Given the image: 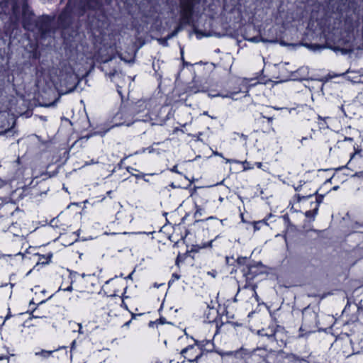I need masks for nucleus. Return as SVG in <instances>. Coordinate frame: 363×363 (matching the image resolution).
I'll use <instances>...</instances> for the list:
<instances>
[{
  "instance_id": "obj_1",
  "label": "nucleus",
  "mask_w": 363,
  "mask_h": 363,
  "mask_svg": "<svg viewBox=\"0 0 363 363\" xmlns=\"http://www.w3.org/2000/svg\"><path fill=\"white\" fill-rule=\"evenodd\" d=\"M101 6V0H69L59 16V21L62 26L66 27L71 23L72 14L81 16L88 10H99Z\"/></svg>"
},
{
  "instance_id": "obj_2",
  "label": "nucleus",
  "mask_w": 363,
  "mask_h": 363,
  "mask_svg": "<svg viewBox=\"0 0 363 363\" xmlns=\"http://www.w3.org/2000/svg\"><path fill=\"white\" fill-rule=\"evenodd\" d=\"M257 335L264 343L262 347L266 349H278L284 347L287 343L286 331L279 325L268 326L257 330Z\"/></svg>"
},
{
  "instance_id": "obj_3",
  "label": "nucleus",
  "mask_w": 363,
  "mask_h": 363,
  "mask_svg": "<svg viewBox=\"0 0 363 363\" xmlns=\"http://www.w3.org/2000/svg\"><path fill=\"white\" fill-rule=\"evenodd\" d=\"M302 324L299 328V337L320 330L318 328V315L314 311L304 308L302 312Z\"/></svg>"
},
{
  "instance_id": "obj_4",
  "label": "nucleus",
  "mask_w": 363,
  "mask_h": 363,
  "mask_svg": "<svg viewBox=\"0 0 363 363\" xmlns=\"http://www.w3.org/2000/svg\"><path fill=\"white\" fill-rule=\"evenodd\" d=\"M201 0H179L180 23L183 25H190L193 21L194 9Z\"/></svg>"
},
{
  "instance_id": "obj_5",
  "label": "nucleus",
  "mask_w": 363,
  "mask_h": 363,
  "mask_svg": "<svg viewBox=\"0 0 363 363\" xmlns=\"http://www.w3.org/2000/svg\"><path fill=\"white\" fill-rule=\"evenodd\" d=\"M266 347H257L248 353L245 357L246 363H265Z\"/></svg>"
},
{
  "instance_id": "obj_6",
  "label": "nucleus",
  "mask_w": 363,
  "mask_h": 363,
  "mask_svg": "<svg viewBox=\"0 0 363 363\" xmlns=\"http://www.w3.org/2000/svg\"><path fill=\"white\" fill-rule=\"evenodd\" d=\"M285 352L282 350L267 349L265 363H285Z\"/></svg>"
},
{
  "instance_id": "obj_7",
  "label": "nucleus",
  "mask_w": 363,
  "mask_h": 363,
  "mask_svg": "<svg viewBox=\"0 0 363 363\" xmlns=\"http://www.w3.org/2000/svg\"><path fill=\"white\" fill-rule=\"evenodd\" d=\"M35 26L43 38L49 34L52 29V21L49 16H42L35 21Z\"/></svg>"
},
{
  "instance_id": "obj_8",
  "label": "nucleus",
  "mask_w": 363,
  "mask_h": 363,
  "mask_svg": "<svg viewBox=\"0 0 363 363\" xmlns=\"http://www.w3.org/2000/svg\"><path fill=\"white\" fill-rule=\"evenodd\" d=\"M181 354L191 362L200 358L202 353L200 349H196L194 345H189L181 351Z\"/></svg>"
},
{
  "instance_id": "obj_9",
  "label": "nucleus",
  "mask_w": 363,
  "mask_h": 363,
  "mask_svg": "<svg viewBox=\"0 0 363 363\" xmlns=\"http://www.w3.org/2000/svg\"><path fill=\"white\" fill-rule=\"evenodd\" d=\"M313 194L316 195L315 201L311 202V206L314 204L315 206L312 210L307 211L305 213L306 217L309 218L313 220L315 219V217L318 213L319 205L322 203L324 197V195L323 194H318V191H315Z\"/></svg>"
},
{
  "instance_id": "obj_10",
  "label": "nucleus",
  "mask_w": 363,
  "mask_h": 363,
  "mask_svg": "<svg viewBox=\"0 0 363 363\" xmlns=\"http://www.w3.org/2000/svg\"><path fill=\"white\" fill-rule=\"evenodd\" d=\"M284 362L285 363H300L306 362V359L293 353L285 352Z\"/></svg>"
},
{
  "instance_id": "obj_11",
  "label": "nucleus",
  "mask_w": 363,
  "mask_h": 363,
  "mask_svg": "<svg viewBox=\"0 0 363 363\" xmlns=\"http://www.w3.org/2000/svg\"><path fill=\"white\" fill-rule=\"evenodd\" d=\"M259 267H263V264L260 262H256L255 264H250L248 265V267H247L248 272H247V274H245L247 280L252 279L255 277V275L257 274V272L254 269Z\"/></svg>"
},
{
  "instance_id": "obj_12",
  "label": "nucleus",
  "mask_w": 363,
  "mask_h": 363,
  "mask_svg": "<svg viewBox=\"0 0 363 363\" xmlns=\"http://www.w3.org/2000/svg\"><path fill=\"white\" fill-rule=\"evenodd\" d=\"M218 312L214 308H210L208 306H207V311H205V322L212 323L215 320L214 318L211 317V315H217Z\"/></svg>"
},
{
  "instance_id": "obj_13",
  "label": "nucleus",
  "mask_w": 363,
  "mask_h": 363,
  "mask_svg": "<svg viewBox=\"0 0 363 363\" xmlns=\"http://www.w3.org/2000/svg\"><path fill=\"white\" fill-rule=\"evenodd\" d=\"M332 49L335 51V52H337V51H340L341 52V53L342 55H347V54H350L353 52V48L352 47V45H349L347 46V48H340L339 46H334L332 48Z\"/></svg>"
},
{
  "instance_id": "obj_14",
  "label": "nucleus",
  "mask_w": 363,
  "mask_h": 363,
  "mask_svg": "<svg viewBox=\"0 0 363 363\" xmlns=\"http://www.w3.org/2000/svg\"><path fill=\"white\" fill-rule=\"evenodd\" d=\"M143 105V103H140V101L137 104L132 105L129 108L128 111L131 113H138L140 110L138 109L139 107L142 106Z\"/></svg>"
},
{
  "instance_id": "obj_15",
  "label": "nucleus",
  "mask_w": 363,
  "mask_h": 363,
  "mask_svg": "<svg viewBox=\"0 0 363 363\" xmlns=\"http://www.w3.org/2000/svg\"><path fill=\"white\" fill-rule=\"evenodd\" d=\"M54 351H48V350H42L40 352H35V355L41 356L44 358H48V357H50L52 354V353Z\"/></svg>"
},
{
  "instance_id": "obj_16",
  "label": "nucleus",
  "mask_w": 363,
  "mask_h": 363,
  "mask_svg": "<svg viewBox=\"0 0 363 363\" xmlns=\"http://www.w3.org/2000/svg\"><path fill=\"white\" fill-rule=\"evenodd\" d=\"M31 23H30V19L29 18H26L23 16V26L26 30H30L31 29Z\"/></svg>"
},
{
  "instance_id": "obj_17",
  "label": "nucleus",
  "mask_w": 363,
  "mask_h": 363,
  "mask_svg": "<svg viewBox=\"0 0 363 363\" xmlns=\"http://www.w3.org/2000/svg\"><path fill=\"white\" fill-rule=\"evenodd\" d=\"M262 223L267 224L266 219H263L262 220H259V221L255 222L254 223V229H255V230H259L260 228L259 225L262 224Z\"/></svg>"
},
{
  "instance_id": "obj_18",
  "label": "nucleus",
  "mask_w": 363,
  "mask_h": 363,
  "mask_svg": "<svg viewBox=\"0 0 363 363\" xmlns=\"http://www.w3.org/2000/svg\"><path fill=\"white\" fill-rule=\"evenodd\" d=\"M248 287H250V288L252 289V291H254V293H255V297H257V294L256 291H255L257 286H256L255 284L250 285V284H246L243 286V288H244V289H247V288H248Z\"/></svg>"
},
{
  "instance_id": "obj_19",
  "label": "nucleus",
  "mask_w": 363,
  "mask_h": 363,
  "mask_svg": "<svg viewBox=\"0 0 363 363\" xmlns=\"http://www.w3.org/2000/svg\"><path fill=\"white\" fill-rule=\"evenodd\" d=\"M313 195H314L313 193L307 196H301L300 194H297L296 196L297 197V201L300 202L301 200L310 198Z\"/></svg>"
},
{
  "instance_id": "obj_20",
  "label": "nucleus",
  "mask_w": 363,
  "mask_h": 363,
  "mask_svg": "<svg viewBox=\"0 0 363 363\" xmlns=\"http://www.w3.org/2000/svg\"><path fill=\"white\" fill-rule=\"evenodd\" d=\"M108 130V129H106V130H104V131H96L94 133L87 135L86 138H89L91 135H100L101 136H104L107 133Z\"/></svg>"
},
{
  "instance_id": "obj_21",
  "label": "nucleus",
  "mask_w": 363,
  "mask_h": 363,
  "mask_svg": "<svg viewBox=\"0 0 363 363\" xmlns=\"http://www.w3.org/2000/svg\"><path fill=\"white\" fill-rule=\"evenodd\" d=\"M246 260H247L246 257H240L238 258L237 262L240 265H243V264H245Z\"/></svg>"
},
{
  "instance_id": "obj_22",
  "label": "nucleus",
  "mask_w": 363,
  "mask_h": 363,
  "mask_svg": "<svg viewBox=\"0 0 363 363\" xmlns=\"http://www.w3.org/2000/svg\"><path fill=\"white\" fill-rule=\"evenodd\" d=\"M213 242V240H211V241L203 243L202 246L200 247V248H206V247H212V242Z\"/></svg>"
},
{
  "instance_id": "obj_23",
  "label": "nucleus",
  "mask_w": 363,
  "mask_h": 363,
  "mask_svg": "<svg viewBox=\"0 0 363 363\" xmlns=\"http://www.w3.org/2000/svg\"><path fill=\"white\" fill-rule=\"evenodd\" d=\"M201 211H202L201 208L196 206V211L194 213V217H197L198 215H201Z\"/></svg>"
},
{
  "instance_id": "obj_24",
  "label": "nucleus",
  "mask_w": 363,
  "mask_h": 363,
  "mask_svg": "<svg viewBox=\"0 0 363 363\" xmlns=\"http://www.w3.org/2000/svg\"><path fill=\"white\" fill-rule=\"evenodd\" d=\"M352 177H363V171L355 172L354 174Z\"/></svg>"
},
{
  "instance_id": "obj_25",
  "label": "nucleus",
  "mask_w": 363,
  "mask_h": 363,
  "mask_svg": "<svg viewBox=\"0 0 363 363\" xmlns=\"http://www.w3.org/2000/svg\"><path fill=\"white\" fill-rule=\"evenodd\" d=\"M121 86H117V91H118V94L121 96V99L123 100L124 96H123V95L122 94V91H121Z\"/></svg>"
},
{
  "instance_id": "obj_26",
  "label": "nucleus",
  "mask_w": 363,
  "mask_h": 363,
  "mask_svg": "<svg viewBox=\"0 0 363 363\" xmlns=\"http://www.w3.org/2000/svg\"><path fill=\"white\" fill-rule=\"evenodd\" d=\"M161 324H164V323H167V322L166 321L165 318H160L157 320Z\"/></svg>"
},
{
  "instance_id": "obj_27",
  "label": "nucleus",
  "mask_w": 363,
  "mask_h": 363,
  "mask_svg": "<svg viewBox=\"0 0 363 363\" xmlns=\"http://www.w3.org/2000/svg\"><path fill=\"white\" fill-rule=\"evenodd\" d=\"M171 171L177 174H180V172L177 170V165H174Z\"/></svg>"
},
{
  "instance_id": "obj_28",
  "label": "nucleus",
  "mask_w": 363,
  "mask_h": 363,
  "mask_svg": "<svg viewBox=\"0 0 363 363\" xmlns=\"http://www.w3.org/2000/svg\"><path fill=\"white\" fill-rule=\"evenodd\" d=\"M110 76L111 77H121V73H118L117 72H114L113 73H111L110 74Z\"/></svg>"
},
{
  "instance_id": "obj_29",
  "label": "nucleus",
  "mask_w": 363,
  "mask_h": 363,
  "mask_svg": "<svg viewBox=\"0 0 363 363\" xmlns=\"http://www.w3.org/2000/svg\"><path fill=\"white\" fill-rule=\"evenodd\" d=\"M133 176H135L136 178H144L145 174H132Z\"/></svg>"
},
{
  "instance_id": "obj_30",
  "label": "nucleus",
  "mask_w": 363,
  "mask_h": 363,
  "mask_svg": "<svg viewBox=\"0 0 363 363\" xmlns=\"http://www.w3.org/2000/svg\"><path fill=\"white\" fill-rule=\"evenodd\" d=\"M359 152H360V150H359V151H357V152H355L354 154H352V155H351L350 160V161H349V162H348V164H350V163H351V161H352V160H354V157H355V155H356L357 153H359Z\"/></svg>"
},
{
  "instance_id": "obj_31",
  "label": "nucleus",
  "mask_w": 363,
  "mask_h": 363,
  "mask_svg": "<svg viewBox=\"0 0 363 363\" xmlns=\"http://www.w3.org/2000/svg\"><path fill=\"white\" fill-rule=\"evenodd\" d=\"M262 117L264 118H267L268 123H272L273 121V119H274L273 117H266V116H264L263 115H262Z\"/></svg>"
},
{
  "instance_id": "obj_32",
  "label": "nucleus",
  "mask_w": 363,
  "mask_h": 363,
  "mask_svg": "<svg viewBox=\"0 0 363 363\" xmlns=\"http://www.w3.org/2000/svg\"><path fill=\"white\" fill-rule=\"evenodd\" d=\"M216 274H217V272L215 270H213L212 272H208V274L212 276L213 277H215L216 276Z\"/></svg>"
},
{
  "instance_id": "obj_33",
  "label": "nucleus",
  "mask_w": 363,
  "mask_h": 363,
  "mask_svg": "<svg viewBox=\"0 0 363 363\" xmlns=\"http://www.w3.org/2000/svg\"><path fill=\"white\" fill-rule=\"evenodd\" d=\"M77 325L79 326V330H78V333L79 334H83V331H82V324L81 323H78Z\"/></svg>"
},
{
  "instance_id": "obj_34",
  "label": "nucleus",
  "mask_w": 363,
  "mask_h": 363,
  "mask_svg": "<svg viewBox=\"0 0 363 363\" xmlns=\"http://www.w3.org/2000/svg\"><path fill=\"white\" fill-rule=\"evenodd\" d=\"M160 41L164 45H167V39H160Z\"/></svg>"
},
{
  "instance_id": "obj_35",
  "label": "nucleus",
  "mask_w": 363,
  "mask_h": 363,
  "mask_svg": "<svg viewBox=\"0 0 363 363\" xmlns=\"http://www.w3.org/2000/svg\"><path fill=\"white\" fill-rule=\"evenodd\" d=\"M126 113V110L125 107H122L120 111V114L123 115Z\"/></svg>"
},
{
  "instance_id": "obj_36",
  "label": "nucleus",
  "mask_w": 363,
  "mask_h": 363,
  "mask_svg": "<svg viewBox=\"0 0 363 363\" xmlns=\"http://www.w3.org/2000/svg\"><path fill=\"white\" fill-rule=\"evenodd\" d=\"M73 289L72 288V284L70 286H69L68 287H67L66 289H64V291H72Z\"/></svg>"
},
{
  "instance_id": "obj_37",
  "label": "nucleus",
  "mask_w": 363,
  "mask_h": 363,
  "mask_svg": "<svg viewBox=\"0 0 363 363\" xmlns=\"http://www.w3.org/2000/svg\"><path fill=\"white\" fill-rule=\"evenodd\" d=\"M75 345H76V340H74V341H72V342L71 344V350H73L75 348Z\"/></svg>"
},
{
  "instance_id": "obj_38",
  "label": "nucleus",
  "mask_w": 363,
  "mask_h": 363,
  "mask_svg": "<svg viewBox=\"0 0 363 363\" xmlns=\"http://www.w3.org/2000/svg\"><path fill=\"white\" fill-rule=\"evenodd\" d=\"M127 170H128V172H129L131 174H133L132 172H133V170L136 171V169H135L134 168L130 167H127Z\"/></svg>"
},
{
  "instance_id": "obj_39",
  "label": "nucleus",
  "mask_w": 363,
  "mask_h": 363,
  "mask_svg": "<svg viewBox=\"0 0 363 363\" xmlns=\"http://www.w3.org/2000/svg\"><path fill=\"white\" fill-rule=\"evenodd\" d=\"M306 45L308 47H313V48H322L321 46H320L318 45H308V44H306Z\"/></svg>"
},
{
  "instance_id": "obj_40",
  "label": "nucleus",
  "mask_w": 363,
  "mask_h": 363,
  "mask_svg": "<svg viewBox=\"0 0 363 363\" xmlns=\"http://www.w3.org/2000/svg\"><path fill=\"white\" fill-rule=\"evenodd\" d=\"M240 136L243 138L245 141L247 140L248 137L246 135H244L243 133H241Z\"/></svg>"
},
{
  "instance_id": "obj_41",
  "label": "nucleus",
  "mask_w": 363,
  "mask_h": 363,
  "mask_svg": "<svg viewBox=\"0 0 363 363\" xmlns=\"http://www.w3.org/2000/svg\"><path fill=\"white\" fill-rule=\"evenodd\" d=\"M301 186H302V184H300V185H298V186H294V189H295V191H300V190H301Z\"/></svg>"
},
{
  "instance_id": "obj_42",
  "label": "nucleus",
  "mask_w": 363,
  "mask_h": 363,
  "mask_svg": "<svg viewBox=\"0 0 363 363\" xmlns=\"http://www.w3.org/2000/svg\"><path fill=\"white\" fill-rule=\"evenodd\" d=\"M250 40L252 42H258L259 41L258 37H254V38H251Z\"/></svg>"
},
{
  "instance_id": "obj_43",
  "label": "nucleus",
  "mask_w": 363,
  "mask_h": 363,
  "mask_svg": "<svg viewBox=\"0 0 363 363\" xmlns=\"http://www.w3.org/2000/svg\"><path fill=\"white\" fill-rule=\"evenodd\" d=\"M226 162L231 163V162H238L235 160L226 159Z\"/></svg>"
},
{
  "instance_id": "obj_44",
  "label": "nucleus",
  "mask_w": 363,
  "mask_h": 363,
  "mask_svg": "<svg viewBox=\"0 0 363 363\" xmlns=\"http://www.w3.org/2000/svg\"><path fill=\"white\" fill-rule=\"evenodd\" d=\"M172 277L176 279H179L180 278V276L177 274H172Z\"/></svg>"
},
{
  "instance_id": "obj_45",
  "label": "nucleus",
  "mask_w": 363,
  "mask_h": 363,
  "mask_svg": "<svg viewBox=\"0 0 363 363\" xmlns=\"http://www.w3.org/2000/svg\"><path fill=\"white\" fill-rule=\"evenodd\" d=\"M195 342H196V345H197L199 347H203L204 346L203 344L201 343L200 342L197 341V340H195Z\"/></svg>"
},
{
  "instance_id": "obj_46",
  "label": "nucleus",
  "mask_w": 363,
  "mask_h": 363,
  "mask_svg": "<svg viewBox=\"0 0 363 363\" xmlns=\"http://www.w3.org/2000/svg\"><path fill=\"white\" fill-rule=\"evenodd\" d=\"M98 162L94 161V160H91L90 162L86 163V165L91 164H96Z\"/></svg>"
},
{
  "instance_id": "obj_47",
  "label": "nucleus",
  "mask_w": 363,
  "mask_h": 363,
  "mask_svg": "<svg viewBox=\"0 0 363 363\" xmlns=\"http://www.w3.org/2000/svg\"><path fill=\"white\" fill-rule=\"evenodd\" d=\"M345 140L352 141L353 138L350 137H345Z\"/></svg>"
},
{
  "instance_id": "obj_48",
  "label": "nucleus",
  "mask_w": 363,
  "mask_h": 363,
  "mask_svg": "<svg viewBox=\"0 0 363 363\" xmlns=\"http://www.w3.org/2000/svg\"><path fill=\"white\" fill-rule=\"evenodd\" d=\"M358 162L359 163H363V157L362 156H360L359 158H358Z\"/></svg>"
},
{
  "instance_id": "obj_49",
  "label": "nucleus",
  "mask_w": 363,
  "mask_h": 363,
  "mask_svg": "<svg viewBox=\"0 0 363 363\" xmlns=\"http://www.w3.org/2000/svg\"><path fill=\"white\" fill-rule=\"evenodd\" d=\"M262 165V162H256V166L258 168H261Z\"/></svg>"
},
{
  "instance_id": "obj_50",
  "label": "nucleus",
  "mask_w": 363,
  "mask_h": 363,
  "mask_svg": "<svg viewBox=\"0 0 363 363\" xmlns=\"http://www.w3.org/2000/svg\"><path fill=\"white\" fill-rule=\"evenodd\" d=\"M134 271H133L127 277L126 279H132V276H133V274Z\"/></svg>"
},
{
  "instance_id": "obj_51",
  "label": "nucleus",
  "mask_w": 363,
  "mask_h": 363,
  "mask_svg": "<svg viewBox=\"0 0 363 363\" xmlns=\"http://www.w3.org/2000/svg\"><path fill=\"white\" fill-rule=\"evenodd\" d=\"M340 108L342 111V113L345 115V109H344V106L342 105Z\"/></svg>"
},
{
  "instance_id": "obj_52",
  "label": "nucleus",
  "mask_w": 363,
  "mask_h": 363,
  "mask_svg": "<svg viewBox=\"0 0 363 363\" xmlns=\"http://www.w3.org/2000/svg\"><path fill=\"white\" fill-rule=\"evenodd\" d=\"M236 93H237V92L231 93L230 95H228H228L224 96V97H232V96H233V94H236Z\"/></svg>"
},
{
  "instance_id": "obj_53",
  "label": "nucleus",
  "mask_w": 363,
  "mask_h": 363,
  "mask_svg": "<svg viewBox=\"0 0 363 363\" xmlns=\"http://www.w3.org/2000/svg\"><path fill=\"white\" fill-rule=\"evenodd\" d=\"M284 220H288V221H289V216H288L287 215L284 216Z\"/></svg>"
},
{
  "instance_id": "obj_54",
  "label": "nucleus",
  "mask_w": 363,
  "mask_h": 363,
  "mask_svg": "<svg viewBox=\"0 0 363 363\" xmlns=\"http://www.w3.org/2000/svg\"><path fill=\"white\" fill-rule=\"evenodd\" d=\"M179 257L178 256L177 259H176V264H177V265L179 264Z\"/></svg>"
},
{
  "instance_id": "obj_55",
  "label": "nucleus",
  "mask_w": 363,
  "mask_h": 363,
  "mask_svg": "<svg viewBox=\"0 0 363 363\" xmlns=\"http://www.w3.org/2000/svg\"><path fill=\"white\" fill-rule=\"evenodd\" d=\"M214 154H215V155H219V156H220V157H223L222 154H221V153H219V152H214Z\"/></svg>"
},
{
  "instance_id": "obj_56",
  "label": "nucleus",
  "mask_w": 363,
  "mask_h": 363,
  "mask_svg": "<svg viewBox=\"0 0 363 363\" xmlns=\"http://www.w3.org/2000/svg\"><path fill=\"white\" fill-rule=\"evenodd\" d=\"M216 218L213 217V216H210L208 217V218H206V220H210V219H215Z\"/></svg>"
},
{
  "instance_id": "obj_57",
  "label": "nucleus",
  "mask_w": 363,
  "mask_h": 363,
  "mask_svg": "<svg viewBox=\"0 0 363 363\" xmlns=\"http://www.w3.org/2000/svg\"><path fill=\"white\" fill-rule=\"evenodd\" d=\"M7 357H5V356H1L0 357V359H6Z\"/></svg>"
},
{
  "instance_id": "obj_58",
  "label": "nucleus",
  "mask_w": 363,
  "mask_h": 363,
  "mask_svg": "<svg viewBox=\"0 0 363 363\" xmlns=\"http://www.w3.org/2000/svg\"><path fill=\"white\" fill-rule=\"evenodd\" d=\"M55 102H53V103H52V104H49V105H45V106H53V105H55Z\"/></svg>"
},
{
  "instance_id": "obj_59",
  "label": "nucleus",
  "mask_w": 363,
  "mask_h": 363,
  "mask_svg": "<svg viewBox=\"0 0 363 363\" xmlns=\"http://www.w3.org/2000/svg\"><path fill=\"white\" fill-rule=\"evenodd\" d=\"M111 192H112L111 191H108L107 192V195H108V196H110V195H111Z\"/></svg>"
},
{
  "instance_id": "obj_60",
  "label": "nucleus",
  "mask_w": 363,
  "mask_h": 363,
  "mask_svg": "<svg viewBox=\"0 0 363 363\" xmlns=\"http://www.w3.org/2000/svg\"><path fill=\"white\" fill-rule=\"evenodd\" d=\"M170 186H171V187H172V188H175V186H174V183H172Z\"/></svg>"
},
{
  "instance_id": "obj_61",
  "label": "nucleus",
  "mask_w": 363,
  "mask_h": 363,
  "mask_svg": "<svg viewBox=\"0 0 363 363\" xmlns=\"http://www.w3.org/2000/svg\"><path fill=\"white\" fill-rule=\"evenodd\" d=\"M305 184V182L300 181V184H302V186Z\"/></svg>"
},
{
  "instance_id": "obj_62",
  "label": "nucleus",
  "mask_w": 363,
  "mask_h": 363,
  "mask_svg": "<svg viewBox=\"0 0 363 363\" xmlns=\"http://www.w3.org/2000/svg\"><path fill=\"white\" fill-rule=\"evenodd\" d=\"M153 324H154V323H153V322H150L149 325H150V326H151V325H153Z\"/></svg>"
},
{
  "instance_id": "obj_63",
  "label": "nucleus",
  "mask_w": 363,
  "mask_h": 363,
  "mask_svg": "<svg viewBox=\"0 0 363 363\" xmlns=\"http://www.w3.org/2000/svg\"><path fill=\"white\" fill-rule=\"evenodd\" d=\"M337 188H338V186H334L333 189L336 190V189H337Z\"/></svg>"
},
{
  "instance_id": "obj_64",
  "label": "nucleus",
  "mask_w": 363,
  "mask_h": 363,
  "mask_svg": "<svg viewBox=\"0 0 363 363\" xmlns=\"http://www.w3.org/2000/svg\"><path fill=\"white\" fill-rule=\"evenodd\" d=\"M219 201H223V198H222V197H220V198H219Z\"/></svg>"
}]
</instances>
